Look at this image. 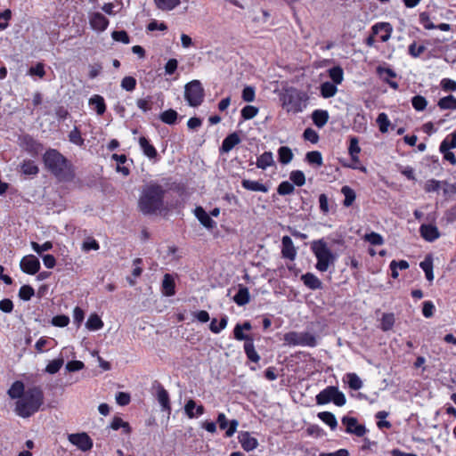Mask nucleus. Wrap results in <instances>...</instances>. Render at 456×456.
<instances>
[{
  "instance_id": "1",
  "label": "nucleus",
  "mask_w": 456,
  "mask_h": 456,
  "mask_svg": "<svg viewBox=\"0 0 456 456\" xmlns=\"http://www.w3.org/2000/svg\"><path fill=\"white\" fill-rule=\"evenodd\" d=\"M167 190L157 182H150L142 186L137 208L144 216H153L166 209Z\"/></svg>"
},
{
  "instance_id": "2",
  "label": "nucleus",
  "mask_w": 456,
  "mask_h": 456,
  "mask_svg": "<svg viewBox=\"0 0 456 456\" xmlns=\"http://www.w3.org/2000/svg\"><path fill=\"white\" fill-rule=\"evenodd\" d=\"M45 168L61 182H70L75 178L73 165L59 151L47 150L43 155Z\"/></svg>"
},
{
  "instance_id": "3",
  "label": "nucleus",
  "mask_w": 456,
  "mask_h": 456,
  "mask_svg": "<svg viewBox=\"0 0 456 456\" xmlns=\"http://www.w3.org/2000/svg\"><path fill=\"white\" fill-rule=\"evenodd\" d=\"M44 403V393L39 387H28L24 395L17 400L15 412L21 418H28L37 412Z\"/></svg>"
},
{
  "instance_id": "4",
  "label": "nucleus",
  "mask_w": 456,
  "mask_h": 456,
  "mask_svg": "<svg viewBox=\"0 0 456 456\" xmlns=\"http://www.w3.org/2000/svg\"><path fill=\"white\" fill-rule=\"evenodd\" d=\"M311 250L317 259L315 267L322 273L326 272L330 265L336 261V256L331 252L323 239L314 240L311 244Z\"/></svg>"
},
{
  "instance_id": "5",
  "label": "nucleus",
  "mask_w": 456,
  "mask_h": 456,
  "mask_svg": "<svg viewBox=\"0 0 456 456\" xmlns=\"http://www.w3.org/2000/svg\"><path fill=\"white\" fill-rule=\"evenodd\" d=\"M308 99L306 93L290 87L282 95V106L288 112L299 113L306 107Z\"/></svg>"
},
{
  "instance_id": "6",
  "label": "nucleus",
  "mask_w": 456,
  "mask_h": 456,
  "mask_svg": "<svg viewBox=\"0 0 456 456\" xmlns=\"http://www.w3.org/2000/svg\"><path fill=\"white\" fill-rule=\"evenodd\" d=\"M315 398L319 405L333 402L337 406H343L346 403L345 395L334 386L327 387L325 389L322 390Z\"/></svg>"
},
{
  "instance_id": "7",
  "label": "nucleus",
  "mask_w": 456,
  "mask_h": 456,
  "mask_svg": "<svg viewBox=\"0 0 456 456\" xmlns=\"http://www.w3.org/2000/svg\"><path fill=\"white\" fill-rule=\"evenodd\" d=\"M283 340L289 346L314 347L317 345L315 336L310 332L289 331L284 334Z\"/></svg>"
},
{
  "instance_id": "8",
  "label": "nucleus",
  "mask_w": 456,
  "mask_h": 456,
  "mask_svg": "<svg viewBox=\"0 0 456 456\" xmlns=\"http://www.w3.org/2000/svg\"><path fill=\"white\" fill-rule=\"evenodd\" d=\"M184 98L191 107H198L204 99V89L199 80H192L184 87Z\"/></svg>"
},
{
  "instance_id": "9",
  "label": "nucleus",
  "mask_w": 456,
  "mask_h": 456,
  "mask_svg": "<svg viewBox=\"0 0 456 456\" xmlns=\"http://www.w3.org/2000/svg\"><path fill=\"white\" fill-rule=\"evenodd\" d=\"M69 441L83 452H87L93 447V440L86 433L70 434Z\"/></svg>"
},
{
  "instance_id": "10",
  "label": "nucleus",
  "mask_w": 456,
  "mask_h": 456,
  "mask_svg": "<svg viewBox=\"0 0 456 456\" xmlns=\"http://www.w3.org/2000/svg\"><path fill=\"white\" fill-rule=\"evenodd\" d=\"M342 423L346 426V433L354 434L358 437L363 436L367 432L366 428L363 425L358 424L357 419L354 417H343Z\"/></svg>"
},
{
  "instance_id": "11",
  "label": "nucleus",
  "mask_w": 456,
  "mask_h": 456,
  "mask_svg": "<svg viewBox=\"0 0 456 456\" xmlns=\"http://www.w3.org/2000/svg\"><path fill=\"white\" fill-rule=\"evenodd\" d=\"M20 269L28 274H35L40 269L39 260L33 255H28L20 260Z\"/></svg>"
},
{
  "instance_id": "12",
  "label": "nucleus",
  "mask_w": 456,
  "mask_h": 456,
  "mask_svg": "<svg viewBox=\"0 0 456 456\" xmlns=\"http://www.w3.org/2000/svg\"><path fill=\"white\" fill-rule=\"evenodd\" d=\"M89 23L94 30L102 32L107 28L109 20L101 12H94L89 17Z\"/></svg>"
},
{
  "instance_id": "13",
  "label": "nucleus",
  "mask_w": 456,
  "mask_h": 456,
  "mask_svg": "<svg viewBox=\"0 0 456 456\" xmlns=\"http://www.w3.org/2000/svg\"><path fill=\"white\" fill-rule=\"evenodd\" d=\"M281 255L283 258L289 259L290 261L295 260L297 256V249L294 243L289 236H283L281 239Z\"/></svg>"
},
{
  "instance_id": "14",
  "label": "nucleus",
  "mask_w": 456,
  "mask_h": 456,
  "mask_svg": "<svg viewBox=\"0 0 456 456\" xmlns=\"http://www.w3.org/2000/svg\"><path fill=\"white\" fill-rule=\"evenodd\" d=\"M20 141L24 149L32 155L38 154L43 149V145L28 134L23 135Z\"/></svg>"
},
{
  "instance_id": "15",
  "label": "nucleus",
  "mask_w": 456,
  "mask_h": 456,
  "mask_svg": "<svg viewBox=\"0 0 456 456\" xmlns=\"http://www.w3.org/2000/svg\"><path fill=\"white\" fill-rule=\"evenodd\" d=\"M217 423L221 429H225L227 428V426L229 425V427L225 432V436L227 437L232 436L234 435V433L236 432L237 428L239 426V421L237 419H232L231 421L228 422V420L224 413L218 414Z\"/></svg>"
},
{
  "instance_id": "16",
  "label": "nucleus",
  "mask_w": 456,
  "mask_h": 456,
  "mask_svg": "<svg viewBox=\"0 0 456 456\" xmlns=\"http://www.w3.org/2000/svg\"><path fill=\"white\" fill-rule=\"evenodd\" d=\"M371 31L373 32V35H378L379 32H382L380 40L382 42H387L391 37L393 28L388 22H379L372 26Z\"/></svg>"
},
{
  "instance_id": "17",
  "label": "nucleus",
  "mask_w": 456,
  "mask_h": 456,
  "mask_svg": "<svg viewBox=\"0 0 456 456\" xmlns=\"http://www.w3.org/2000/svg\"><path fill=\"white\" fill-rule=\"evenodd\" d=\"M420 235L427 241H434L440 237V232L436 225L432 224H421L419 228Z\"/></svg>"
},
{
  "instance_id": "18",
  "label": "nucleus",
  "mask_w": 456,
  "mask_h": 456,
  "mask_svg": "<svg viewBox=\"0 0 456 456\" xmlns=\"http://www.w3.org/2000/svg\"><path fill=\"white\" fill-rule=\"evenodd\" d=\"M239 442L241 444V447L245 451H252L256 449L258 445V442L256 438L251 436V435L248 432H242L239 435Z\"/></svg>"
},
{
  "instance_id": "19",
  "label": "nucleus",
  "mask_w": 456,
  "mask_h": 456,
  "mask_svg": "<svg viewBox=\"0 0 456 456\" xmlns=\"http://www.w3.org/2000/svg\"><path fill=\"white\" fill-rule=\"evenodd\" d=\"M240 142V138L238 135V134L232 133L224 139V141L222 142V146L220 148V152L221 153H228L229 151H231L233 149V147H235Z\"/></svg>"
},
{
  "instance_id": "20",
  "label": "nucleus",
  "mask_w": 456,
  "mask_h": 456,
  "mask_svg": "<svg viewBox=\"0 0 456 456\" xmlns=\"http://www.w3.org/2000/svg\"><path fill=\"white\" fill-rule=\"evenodd\" d=\"M194 214L204 227L208 229L215 227L216 222L212 220L210 216L201 207H197L194 210Z\"/></svg>"
},
{
  "instance_id": "21",
  "label": "nucleus",
  "mask_w": 456,
  "mask_h": 456,
  "mask_svg": "<svg viewBox=\"0 0 456 456\" xmlns=\"http://www.w3.org/2000/svg\"><path fill=\"white\" fill-rule=\"evenodd\" d=\"M304 284L311 289H319L322 288V281L312 273H306L301 276Z\"/></svg>"
},
{
  "instance_id": "22",
  "label": "nucleus",
  "mask_w": 456,
  "mask_h": 456,
  "mask_svg": "<svg viewBox=\"0 0 456 456\" xmlns=\"http://www.w3.org/2000/svg\"><path fill=\"white\" fill-rule=\"evenodd\" d=\"M312 119L317 127L322 128L328 123L329 113L327 110H316L312 113Z\"/></svg>"
},
{
  "instance_id": "23",
  "label": "nucleus",
  "mask_w": 456,
  "mask_h": 456,
  "mask_svg": "<svg viewBox=\"0 0 456 456\" xmlns=\"http://www.w3.org/2000/svg\"><path fill=\"white\" fill-rule=\"evenodd\" d=\"M139 144L144 155H146L149 159H155L157 157V150L153 145L150 143L147 138L141 136L139 138Z\"/></svg>"
},
{
  "instance_id": "24",
  "label": "nucleus",
  "mask_w": 456,
  "mask_h": 456,
  "mask_svg": "<svg viewBox=\"0 0 456 456\" xmlns=\"http://www.w3.org/2000/svg\"><path fill=\"white\" fill-rule=\"evenodd\" d=\"M256 165L258 168H261L263 170L273 166L274 160L273 153L271 151H265L257 158Z\"/></svg>"
},
{
  "instance_id": "25",
  "label": "nucleus",
  "mask_w": 456,
  "mask_h": 456,
  "mask_svg": "<svg viewBox=\"0 0 456 456\" xmlns=\"http://www.w3.org/2000/svg\"><path fill=\"white\" fill-rule=\"evenodd\" d=\"M241 185L244 189L251 191H261L267 192L268 187L265 184L259 183L258 181H252L248 179H243L241 181Z\"/></svg>"
},
{
  "instance_id": "26",
  "label": "nucleus",
  "mask_w": 456,
  "mask_h": 456,
  "mask_svg": "<svg viewBox=\"0 0 456 456\" xmlns=\"http://www.w3.org/2000/svg\"><path fill=\"white\" fill-rule=\"evenodd\" d=\"M25 392L26 390L23 382L17 380L9 388L7 394L12 399L20 400V398L24 395Z\"/></svg>"
},
{
  "instance_id": "27",
  "label": "nucleus",
  "mask_w": 456,
  "mask_h": 456,
  "mask_svg": "<svg viewBox=\"0 0 456 456\" xmlns=\"http://www.w3.org/2000/svg\"><path fill=\"white\" fill-rule=\"evenodd\" d=\"M158 401L162 406L163 411H170V402L167 391L161 386H158Z\"/></svg>"
},
{
  "instance_id": "28",
  "label": "nucleus",
  "mask_w": 456,
  "mask_h": 456,
  "mask_svg": "<svg viewBox=\"0 0 456 456\" xmlns=\"http://www.w3.org/2000/svg\"><path fill=\"white\" fill-rule=\"evenodd\" d=\"M162 288L164 290V294L167 297L174 296L175 293V281L171 274L166 273L162 281Z\"/></svg>"
},
{
  "instance_id": "29",
  "label": "nucleus",
  "mask_w": 456,
  "mask_h": 456,
  "mask_svg": "<svg viewBox=\"0 0 456 456\" xmlns=\"http://www.w3.org/2000/svg\"><path fill=\"white\" fill-rule=\"evenodd\" d=\"M249 291L248 289L243 286H240L238 292L233 297L234 302L238 305H244L249 302Z\"/></svg>"
},
{
  "instance_id": "30",
  "label": "nucleus",
  "mask_w": 456,
  "mask_h": 456,
  "mask_svg": "<svg viewBox=\"0 0 456 456\" xmlns=\"http://www.w3.org/2000/svg\"><path fill=\"white\" fill-rule=\"evenodd\" d=\"M20 171L26 175H37L39 168L33 160L26 159L20 165Z\"/></svg>"
},
{
  "instance_id": "31",
  "label": "nucleus",
  "mask_w": 456,
  "mask_h": 456,
  "mask_svg": "<svg viewBox=\"0 0 456 456\" xmlns=\"http://www.w3.org/2000/svg\"><path fill=\"white\" fill-rule=\"evenodd\" d=\"M89 104L94 106L98 115H102L106 110V105L102 96L95 94L89 99Z\"/></svg>"
},
{
  "instance_id": "32",
  "label": "nucleus",
  "mask_w": 456,
  "mask_h": 456,
  "mask_svg": "<svg viewBox=\"0 0 456 456\" xmlns=\"http://www.w3.org/2000/svg\"><path fill=\"white\" fill-rule=\"evenodd\" d=\"M419 266L424 271L427 280L432 281L434 280L432 257L429 256H427L420 262Z\"/></svg>"
},
{
  "instance_id": "33",
  "label": "nucleus",
  "mask_w": 456,
  "mask_h": 456,
  "mask_svg": "<svg viewBox=\"0 0 456 456\" xmlns=\"http://www.w3.org/2000/svg\"><path fill=\"white\" fill-rule=\"evenodd\" d=\"M437 106L441 110H456V98L452 94L443 97V98L439 99V101L437 102Z\"/></svg>"
},
{
  "instance_id": "34",
  "label": "nucleus",
  "mask_w": 456,
  "mask_h": 456,
  "mask_svg": "<svg viewBox=\"0 0 456 456\" xmlns=\"http://www.w3.org/2000/svg\"><path fill=\"white\" fill-rule=\"evenodd\" d=\"M279 161L283 164H289L293 159V152L288 146H281L278 150Z\"/></svg>"
},
{
  "instance_id": "35",
  "label": "nucleus",
  "mask_w": 456,
  "mask_h": 456,
  "mask_svg": "<svg viewBox=\"0 0 456 456\" xmlns=\"http://www.w3.org/2000/svg\"><path fill=\"white\" fill-rule=\"evenodd\" d=\"M177 118V112L173 109L163 111L159 116L160 120L167 125H175L176 123Z\"/></svg>"
},
{
  "instance_id": "36",
  "label": "nucleus",
  "mask_w": 456,
  "mask_h": 456,
  "mask_svg": "<svg viewBox=\"0 0 456 456\" xmlns=\"http://www.w3.org/2000/svg\"><path fill=\"white\" fill-rule=\"evenodd\" d=\"M244 350H245V353H246L248 358L250 361H252L254 362H259L260 356L256 353V351L255 350V346H254V344H253V339L244 343Z\"/></svg>"
},
{
  "instance_id": "37",
  "label": "nucleus",
  "mask_w": 456,
  "mask_h": 456,
  "mask_svg": "<svg viewBox=\"0 0 456 456\" xmlns=\"http://www.w3.org/2000/svg\"><path fill=\"white\" fill-rule=\"evenodd\" d=\"M338 88L331 82H324L321 85V94L323 98H330L336 94Z\"/></svg>"
},
{
  "instance_id": "38",
  "label": "nucleus",
  "mask_w": 456,
  "mask_h": 456,
  "mask_svg": "<svg viewBox=\"0 0 456 456\" xmlns=\"http://www.w3.org/2000/svg\"><path fill=\"white\" fill-rule=\"evenodd\" d=\"M86 326L90 330H98L102 328L103 322L98 314H93L89 316Z\"/></svg>"
},
{
  "instance_id": "39",
  "label": "nucleus",
  "mask_w": 456,
  "mask_h": 456,
  "mask_svg": "<svg viewBox=\"0 0 456 456\" xmlns=\"http://www.w3.org/2000/svg\"><path fill=\"white\" fill-rule=\"evenodd\" d=\"M341 192L345 196L343 205L345 207H350L355 200L356 195L354 191L347 185H345L341 189Z\"/></svg>"
},
{
  "instance_id": "40",
  "label": "nucleus",
  "mask_w": 456,
  "mask_h": 456,
  "mask_svg": "<svg viewBox=\"0 0 456 456\" xmlns=\"http://www.w3.org/2000/svg\"><path fill=\"white\" fill-rule=\"evenodd\" d=\"M456 148V131L449 134L440 144V151H447V150Z\"/></svg>"
},
{
  "instance_id": "41",
  "label": "nucleus",
  "mask_w": 456,
  "mask_h": 456,
  "mask_svg": "<svg viewBox=\"0 0 456 456\" xmlns=\"http://www.w3.org/2000/svg\"><path fill=\"white\" fill-rule=\"evenodd\" d=\"M318 418L329 425L331 429H335L338 426V421L335 415L330 411L319 412Z\"/></svg>"
},
{
  "instance_id": "42",
  "label": "nucleus",
  "mask_w": 456,
  "mask_h": 456,
  "mask_svg": "<svg viewBox=\"0 0 456 456\" xmlns=\"http://www.w3.org/2000/svg\"><path fill=\"white\" fill-rule=\"evenodd\" d=\"M110 428L113 429V430H118L120 428H123L124 432L126 434H129L131 432V428L129 426V423L128 422H126L124 421L121 418L119 417H115L111 423H110Z\"/></svg>"
},
{
  "instance_id": "43",
  "label": "nucleus",
  "mask_w": 456,
  "mask_h": 456,
  "mask_svg": "<svg viewBox=\"0 0 456 456\" xmlns=\"http://www.w3.org/2000/svg\"><path fill=\"white\" fill-rule=\"evenodd\" d=\"M63 363H64V359L62 357L53 360L46 365L45 371L49 374H55L60 370V369L62 367Z\"/></svg>"
},
{
  "instance_id": "44",
  "label": "nucleus",
  "mask_w": 456,
  "mask_h": 456,
  "mask_svg": "<svg viewBox=\"0 0 456 456\" xmlns=\"http://www.w3.org/2000/svg\"><path fill=\"white\" fill-rule=\"evenodd\" d=\"M305 159L309 164L316 165L321 167L322 165V157L320 151H309L305 155Z\"/></svg>"
},
{
  "instance_id": "45",
  "label": "nucleus",
  "mask_w": 456,
  "mask_h": 456,
  "mask_svg": "<svg viewBox=\"0 0 456 456\" xmlns=\"http://www.w3.org/2000/svg\"><path fill=\"white\" fill-rule=\"evenodd\" d=\"M155 2L158 8L162 11L173 10L180 4V0H155Z\"/></svg>"
},
{
  "instance_id": "46",
  "label": "nucleus",
  "mask_w": 456,
  "mask_h": 456,
  "mask_svg": "<svg viewBox=\"0 0 456 456\" xmlns=\"http://www.w3.org/2000/svg\"><path fill=\"white\" fill-rule=\"evenodd\" d=\"M329 75L334 84H340L343 81L344 72L339 66L331 68L329 70Z\"/></svg>"
},
{
  "instance_id": "47",
  "label": "nucleus",
  "mask_w": 456,
  "mask_h": 456,
  "mask_svg": "<svg viewBox=\"0 0 456 456\" xmlns=\"http://www.w3.org/2000/svg\"><path fill=\"white\" fill-rule=\"evenodd\" d=\"M348 387L353 390H359L362 387V381L355 373L346 375Z\"/></svg>"
},
{
  "instance_id": "48",
  "label": "nucleus",
  "mask_w": 456,
  "mask_h": 456,
  "mask_svg": "<svg viewBox=\"0 0 456 456\" xmlns=\"http://www.w3.org/2000/svg\"><path fill=\"white\" fill-rule=\"evenodd\" d=\"M376 121L381 133L385 134L388 131L390 120L386 113H379Z\"/></svg>"
},
{
  "instance_id": "49",
  "label": "nucleus",
  "mask_w": 456,
  "mask_h": 456,
  "mask_svg": "<svg viewBox=\"0 0 456 456\" xmlns=\"http://www.w3.org/2000/svg\"><path fill=\"white\" fill-rule=\"evenodd\" d=\"M349 154L351 155L353 160L357 161L358 160V153L361 151V149L359 147V142L356 137H352L350 139V145L348 148Z\"/></svg>"
},
{
  "instance_id": "50",
  "label": "nucleus",
  "mask_w": 456,
  "mask_h": 456,
  "mask_svg": "<svg viewBox=\"0 0 456 456\" xmlns=\"http://www.w3.org/2000/svg\"><path fill=\"white\" fill-rule=\"evenodd\" d=\"M411 104L417 111H422L428 105V101L421 95H416L411 99Z\"/></svg>"
},
{
  "instance_id": "51",
  "label": "nucleus",
  "mask_w": 456,
  "mask_h": 456,
  "mask_svg": "<svg viewBox=\"0 0 456 456\" xmlns=\"http://www.w3.org/2000/svg\"><path fill=\"white\" fill-rule=\"evenodd\" d=\"M289 178L297 186H302L305 183V174L300 170L292 171L289 175Z\"/></svg>"
},
{
  "instance_id": "52",
  "label": "nucleus",
  "mask_w": 456,
  "mask_h": 456,
  "mask_svg": "<svg viewBox=\"0 0 456 456\" xmlns=\"http://www.w3.org/2000/svg\"><path fill=\"white\" fill-rule=\"evenodd\" d=\"M395 323V317L393 314H384L381 319V329L387 331L392 329Z\"/></svg>"
},
{
  "instance_id": "53",
  "label": "nucleus",
  "mask_w": 456,
  "mask_h": 456,
  "mask_svg": "<svg viewBox=\"0 0 456 456\" xmlns=\"http://www.w3.org/2000/svg\"><path fill=\"white\" fill-rule=\"evenodd\" d=\"M227 316H223L220 319L218 326H215V323L217 322L216 319H213L210 322L209 329L213 333H219L222 330H224L227 326Z\"/></svg>"
},
{
  "instance_id": "54",
  "label": "nucleus",
  "mask_w": 456,
  "mask_h": 456,
  "mask_svg": "<svg viewBox=\"0 0 456 456\" xmlns=\"http://www.w3.org/2000/svg\"><path fill=\"white\" fill-rule=\"evenodd\" d=\"M295 190V187L294 185L288 182V181H284V182H281L278 188H277V192L280 194V195H289V194H291L293 193Z\"/></svg>"
},
{
  "instance_id": "55",
  "label": "nucleus",
  "mask_w": 456,
  "mask_h": 456,
  "mask_svg": "<svg viewBox=\"0 0 456 456\" xmlns=\"http://www.w3.org/2000/svg\"><path fill=\"white\" fill-rule=\"evenodd\" d=\"M35 294L34 289L29 285H23L19 291V297L25 301L29 300Z\"/></svg>"
},
{
  "instance_id": "56",
  "label": "nucleus",
  "mask_w": 456,
  "mask_h": 456,
  "mask_svg": "<svg viewBox=\"0 0 456 456\" xmlns=\"http://www.w3.org/2000/svg\"><path fill=\"white\" fill-rule=\"evenodd\" d=\"M258 113V109L252 105H247L241 110V116L244 119H251Z\"/></svg>"
},
{
  "instance_id": "57",
  "label": "nucleus",
  "mask_w": 456,
  "mask_h": 456,
  "mask_svg": "<svg viewBox=\"0 0 456 456\" xmlns=\"http://www.w3.org/2000/svg\"><path fill=\"white\" fill-rule=\"evenodd\" d=\"M111 37L113 40L117 42H121L123 44H129L130 39L129 36L125 30H115L111 33Z\"/></svg>"
},
{
  "instance_id": "58",
  "label": "nucleus",
  "mask_w": 456,
  "mask_h": 456,
  "mask_svg": "<svg viewBox=\"0 0 456 456\" xmlns=\"http://www.w3.org/2000/svg\"><path fill=\"white\" fill-rule=\"evenodd\" d=\"M136 86V79L133 77H125L121 81V87L128 92L134 90Z\"/></svg>"
},
{
  "instance_id": "59",
  "label": "nucleus",
  "mask_w": 456,
  "mask_h": 456,
  "mask_svg": "<svg viewBox=\"0 0 456 456\" xmlns=\"http://www.w3.org/2000/svg\"><path fill=\"white\" fill-rule=\"evenodd\" d=\"M364 240L370 242L371 245L379 246L383 244V238L377 232L367 233L364 236Z\"/></svg>"
},
{
  "instance_id": "60",
  "label": "nucleus",
  "mask_w": 456,
  "mask_h": 456,
  "mask_svg": "<svg viewBox=\"0 0 456 456\" xmlns=\"http://www.w3.org/2000/svg\"><path fill=\"white\" fill-rule=\"evenodd\" d=\"M69 139L72 143L82 146L84 144V139L81 136L80 131L77 127H75L69 134Z\"/></svg>"
},
{
  "instance_id": "61",
  "label": "nucleus",
  "mask_w": 456,
  "mask_h": 456,
  "mask_svg": "<svg viewBox=\"0 0 456 456\" xmlns=\"http://www.w3.org/2000/svg\"><path fill=\"white\" fill-rule=\"evenodd\" d=\"M31 248L37 254H41L44 251H48L53 248V243L51 241H45L44 244L40 245L37 242L32 241Z\"/></svg>"
},
{
  "instance_id": "62",
  "label": "nucleus",
  "mask_w": 456,
  "mask_h": 456,
  "mask_svg": "<svg viewBox=\"0 0 456 456\" xmlns=\"http://www.w3.org/2000/svg\"><path fill=\"white\" fill-rule=\"evenodd\" d=\"M69 322V318L67 315H56L52 319V324L56 327H66Z\"/></svg>"
},
{
  "instance_id": "63",
  "label": "nucleus",
  "mask_w": 456,
  "mask_h": 456,
  "mask_svg": "<svg viewBox=\"0 0 456 456\" xmlns=\"http://www.w3.org/2000/svg\"><path fill=\"white\" fill-rule=\"evenodd\" d=\"M304 139L311 142L312 143H316L319 140L318 134L312 128H306L303 134Z\"/></svg>"
},
{
  "instance_id": "64",
  "label": "nucleus",
  "mask_w": 456,
  "mask_h": 456,
  "mask_svg": "<svg viewBox=\"0 0 456 456\" xmlns=\"http://www.w3.org/2000/svg\"><path fill=\"white\" fill-rule=\"evenodd\" d=\"M441 87L444 91H456V81L450 78H444L441 81Z\"/></svg>"
}]
</instances>
